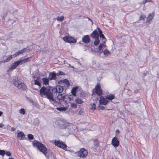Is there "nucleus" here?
Listing matches in <instances>:
<instances>
[{"instance_id": "f257e3e1", "label": "nucleus", "mask_w": 159, "mask_h": 159, "mask_svg": "<svg viewBox=\"0 0 159 159\" xmlns=\"http://www.w3.org/2000/svg\"><path fill=\"white\" fill-rule=\"evenodd\" d=\"M53 89L52 88H45L42 87L40 90V95L41 97L44 96L46 97L49 100L51 103L59 111H65L66 108L64 107H60L61 102L62 101H66V98L63 94H58L57 98L54 99L53 98L52 94Z\"/></svg>"}, {"instance_id": "f03ea898", "label": "nucleus", "mask_w": 159, "mask_h": 159, "mask_svg": "<svg viewBox=\"0 0 159 159\" xmlns=\"http://www.w3.org/2000/svg\"><path fill=\"white\" fill-rule=\"evenodd\" d=\"M33 146L36 147L39 150L45 155L46 157H48V154L49 155L50 152H48L46 148L40 142H38L37 141H34L33 142Z\"/></svg>"}, {"instance_id": "7ed1b4c3", "label": "nucleus", "mask_w": 159, "mask_h": 159, "mask_svg": "<svg viewBox=\"0 0 159 159\" xmlns=\"http://www.w3.org/2000/svg\"><path fill=\"white\" fill-rule=\"evenodd\" d=\"M30 60V58L27 57L25 59L20 60L14 62L11 65V67L9 69L8 71H11L15 69L21 63H25L26 62L29 61Z\"/></svg>"}, {"instance_id": "20e7f679", "label": "nucleus", "mask_w": 159, "mask_h": 159, "mask_svg": "<svg viewBox=\"0 0 159 159\" xmlns=\"http://www.w3.org/2000/svg\"><path fill=\"white\" fill-rule=\"evenodd\" d=\"M13 84L14 85L19 89L24 90L26 89V87L25 84L20 82L18 79L14 80Z\"/></svg>"}, {"instance_id": "39448f33", "label": "nucleus", "mask_w": 159, "mask_h": 159, "mask_svg": "<svg viewBox=\"0 0 159 159\" xmlns=\"http://www.w3.org/2000/svg\"><path fill=\"white\" fill-rule=\"evenodd\" d=\"M63 40L66 42L69 43H75L76 40L72 37L65 36L63 37Z\"/></svg>"}, {"instance_id": "423d86ee", "label": "nucleus", "mask_w": 159, "mask_h": 159, "mask_svg": "<svg viewBox=\"0 0 159 159\" xmlns=\"http://www.w3.org/2000/svg\"><path fill=\"white\" fill-rule=\"evenodd\" d=\"M94 90L95 93L98 96H100L102 94V90L101 89L100 86L99 84H97L95 86Z\"/></svg>"}, {"instance_id": "0eeeda50", "label": "nucleus", "mask_w": 159, "mask_h": 159, "mask_svg": "<svg viewBox=\"0 0 159 159\" xmlns=\"http://www.w3.org/2000/svg\"><path fill=\"white\" fill-rule=\"evenodd\" d=\"M78 156L80 157H85L87 156L88 152L84 148L81 149L80 151L77 152Z\"/></svg>"}, {"instance_id": "6e6552de", "label": "nucleus", "mask_w": 159, "mask_h": 159, "mask_svg": "<svg viewBox=\"0 0 159 159\" xmlns=\"http://www.w3.org/2000/svg\"><path fill=\"white\" fill-rule=\"evenodd\" d=\"M55 145H57V147L62 148L64 149H65L66 148L67 146L64 143L62 142L59 141H55L54 142Z\"/></svg>"}, {"instance_id": "1a4fd4ad", "label": "nucleus", "mask_w": 159, "mask_h": 159, "mask_svg": "<svg viewBox=\"0 0 159 159\" xmlns=\"http://www.w3.org/2000/svg\"><path fill=\"white\" fill-rule=\"evenodd\" d=\"M99 103L100 104L106 105L108 102V100L106 98H105L102 96H100Z\"/></svg>"}, {"instance_id": "9d476101", "label": "nucleus", "mask_w": 159, "mask_h": 159, "mask_svg": "<svg viewBox=\"0 0 159 159\" xmlns=\"http://www.w3.org/2000/svg\"><path fill=\"white\" fill-rule=\"evenodd\" d=\"M112 144L115 147H117L119 145V141L116 137L113 138L111 141Z\"/></svg>"}, {"instance_id": "9b49d317", "label": "nucleus", "mask_w": 159, "mask_h": 159, "mask_svg": "<svg viewBox=\"0 0 159 159\" xmlns=\"http://www.w3.org/2000/svg\"><path fill=\"white\" fill-rule=\"evenodd\" d=\"M56 74L54 72H50L49 73L48 78L50 80H56Z\"/></svg>"}, {"instance_id": "f8f14e48", "label": "nucleus", "mask_w": 159, "mask_h": 159, "mask_svg": "<svg viewBox=\"0 0 159 159\" xmlns=\"http://www.w3.org/2000/svg\"><path fill=\"white\" fill-rule=\"evenodd\" d=\"M90 37L89 35H86L84 36L82 39V41L84 43H88L90 41Z\"/></svg>"}, {"instance_id": "ddd939ff", "label": "nucleus", "mask_w": 159, "mask_h": 159, "mask_svg": "<svg viewBox=\"0 0 159 159\" xmlns=\"http://www.w3.org/2000/svg\"><path fill=\"white\" fill-rule=\"evenodd\" d=\"M60 83L61 84H62L65 87H68L69 85V82L66 79L60 81Z\"/></svg>"}, {"instance_id": "4468645a", "label": "nucleus", "mask_w": 159, "mask_h": 159, "mask_svg": "<svg viewBox=\"0 0 159 159\" xmlns=\"http://www.w3.org/2000/svg\"><path fill=\"white\" fill-rule=\"evenodd\" d=\"M91 37L93 38H99V35L98 31L97 30L93 31L91 35Z\"/></svg>"}, {"instance_id": "2eb2a0df", "label": "nucleus", "mask_w": 159, "mask_h": 159, "mask_svg": "<svg viewBox=\"0 0 159 159\" xmlns=\"http://www.w3.org/2000/svg\"><path fill=\"white\" fill-rule=\"evenodd\" d=\"M98 30L99 32V35L100 37V38H102V42L103 43H104L106 41V39L105 38L104 35L102 34V31L101 30H100L99 29H98Z\"/></svg>"}, {"instance_id": "dca6fc26", "label": "nucleus", "mask_w": 159, "mask_h": 159, "mask_svg": "<svg viewBox=\"0 0 159 159\" xmlns=\"http://www.w3.org/2000/svg\"><path fill=\"white\" fill-rule=\"evenodd\" d=\"M154 16V14L153 13H150L148 17L147 18L146 22H150L153 19Z\"/></svg>"}, {"instance_id": "f3484780", "label": "nucleus", "mask_w": 159, "mask_h": 159, "mask_svg": "<svg viewBox=\"0 0 159 159\" xmlns=\"http://www.w3.org/2000/svg\"><path fill=\"white\" fill-rule=\"evenodd\" d=\"M55 89L56 90V92L57 93H60L63 91V88L62 86L60 85H57L56 86L55 88Z\"/></svg>"}, {"instance_id": "a211bd4d", "label": "nucleus", "mask_w": 159, "mask_h": 159, "mask_svg": "<svg viewBox=\"0 0 159 159\" xmlns=\"http://www.w3.org/2000/svg\"><path fill=\"white\" fill-rule=\"evenodd\" d=\"M17 137L19 139L22 140L24 139L25 137V135L23 132H20L18 133Z\"/></svg>"}, {"instance_id": "6ab92c4d", "label": "nucleus", "mask_w": 159, "mask_h": 159, "mask_svg": "<svg viewBox=\"0 0 159 159\" xmlns=\"http://www.w3.org/2000/svg\"><path fill=\"white\" fill-rule=\"evenodd\" d=\"M104 43H100L98 47V48L97 49V52L99 53L102 52V48L103 47Z\"/></svg>"}, {"instance_id": "aec40b11", "label": "nucleus", "mask_w": 159, "mask_h": 159, "mask_svg": "<svg viewBox=\"0 0 159 159\" xmlns=\"http://www.w3.org/2000/svg\"><path fill=\"white\" fill-rule=\"evenodd\" d=\"M114 96L111 94H110L109 95L107 94L106 95L105 97L107 99H108L110 100H111L114 98Z\"/></svg>"}, {"instance_id": "412c9836", "label": "nucleus", "mask_w": 159, "mask_h": 159, "mask_svg": "<svg viewBox=\"0 0 159 159\" xmlns=\"http://www.w3.org/2000/svg\"><path fill=\"white\" fill-rule=\"evenodd\" d=\"M12 55H9L7 56V58L6 59L3 60L2 62L3 63H5L7 62H9L10 61V60L12 58Z\"/></svg>"}, {"instance_id": "4be33fe9", "label": "nucleus", "mask_w": 159, "mask_h": 159, "mask_svg": "<svg viewBox=\"0 0 159 159\" xmlns=\"http://www.w3.org/2000/svg\"><path fill=\"white\" fill-rule=\"evenodd\" d=\"M78 89V87H74L72 88L71 90V92L72 95L74 96H76V92L77 91Z\"/></svg>"}, {"instance_id": "5701e85b", "label": "nucleus", "mask_w": 159, "mask_h": 159, "mask_svg": "<svg viewBox=\"0 0 159 159\" xmlns=\"http://www.w3.org/2000/svg\"><path fill=\"white\" fill-rule=\"evenodd\" d=\"M17 52L18 53L19 55L21 54H22L24 52H28L29 50L27 48H24L23 49L21 50L20 51H19Z\"/></svg>"}, {"instance_id": "b1692460", "label": "nucleus", "mask_w": 159, "mask_h": 159, "mask_svg": "<svg viewBox=\"0 0 159 159\" xmlns=\"http://www.w3.org/2000/svg\"><path fill=\"white\" fill-rule=\"evenodd\" d=\"M75 101L76 103L81 104H82L83 102V101L80 98H77L75 100Z\"/></svg>"}, {"instance_id": "393cba45", "label": "nucleus", "mask_w": 159, "mask_h": 159, "mask_svg": "<svg viewBox=\"0 0 159 159\" xmlns=\"http://www.w3.org/2000/svg\"><path fill=\"white\" fill-rule=\"evenodd\" d=\"M42 80L44 84L47 85L48 84L49 80L48 79L44 78L42 79Z\"/></svg>"}, {"instance_id": "a878e982", "label": "nucleus", "mask_w": 159, "mask_h": 159, "mask_svg": "<svg viewBox=\"0 0 159 159\" xmlns=\"http://www.w3.org/2000/svg\"><path fill=\"white\" fill-rule=\"evenodd\" d=\"M100 42V41L99 39V38H97L95 39L94 42V44L96 46H97L98 45L99 43Z\"/></svg>"}, {"instance_id": "bb28decb", "label": "nucleus", "mask_w": 159, "mask_h": 159, "mask_svg": "<svg viewBox=\"0 0 159 159\" xmlns=\"http://www.w3.org/2000/svg\"><path fill=\"white\" fill-rule=\"evenodd\" d=\"M64 16H58L56 18V19L58 21H62L64 19Z\"/></svg>"}, {"instance_id": "cd10ccee", "label": "nucleus", "mask_w": 159, "mask_h": 159, "mask_svg": "<svg viewBox=\"0 0 159 159\" xmlns=\"http://www.w3.org/2000/svg\"><path fill=\"white\" fill-rule=\"evenodd\" d=\"M19 113L22 114L23 115H24L25 114V111L23 108L20 109L19 111Z\"/></svg>"}, {"instance_id": "c85d7f7f", "label": "nucleus", "mask_w": 159, "mask_h": 159, "mask_svg": "<svg viewBox=\"0 0 159 159\" xmlns=\"http://www.w3.org/2000/svg\"><path fill=\"white\" fill-rule=\"evenodd\" d=\"M70 106L72 108H75L77 107V105L75 103L70 102Z\"/></svg>"}, {"instance_id": "c756f323", "label": "nucleus", "mask_w": 159, "mask_h": 159, "mask_svg": "<svg viewBox=\"0 0 159 159\" xmlns=\"http://www.w3.org/2000/svg\"><path fill=\"white\" fill-rule=\"evenodd\" d=\"M103 52L104 54L105 55H108L110 53V52L107 49H105L103 51Z\"/></svg>"}, {"instance_id": "7c9ffc66", "label": "nucleus", "mask_w": 159, "mask_h": 159, "mask_svg": "<svg viewBox=\"0 0 159 159\" xmlns=\"http://www.w3.org/2000/svg\"><path fill=\"white\" fill-rule=\"evenodd\" d=\"M29 139L32 140L34 139V136L31 134H29L27 135Z\"/></svg>"}, {"instance_id": "2f4dec72", "label": "nucleus", "mask_w": 159, "mask_h": 159, "mask_svg": "<svg viewBox=\"0 0 159 159\" xmlns=\"http://www.w3.org/2000/svg\"><path fill=\"white\" fill-rule=\"evenodd\" d=\"M91 109L92 110H94L96 109V105L94 103H93L91 105Z\"/></svg>"}, {"instance_id": "473e14b6", "label": "nucleus", "mask_w": 159, "mask_h": 159, "mask_svg": "<svg viewBox=\"0 0 159 159\" xmlns=\"http://www.w3.org/2000/svg\"><path fill=\"white\" fill-rule=\"evenodd\" d=\"M34 84L37 85H38L39 86H40V84L39 80H34Z\"/></svg>"}, {"instance_id": "72a5a7b5", "label": "nucleus", "mask_w": 159, "mask_h": 159, "mask_svg": "<svg viewBox=\"0 0 159 159\" xmlns=\"http://www.w3.org/2000/svg\"><path fill=\"white\" fill-rule=\"evenodd\" d=\"M5 154V152L3 150H0V155L4 156Z\"/></svg>"}, {"instance_id": "f704fd0d", "label": "nucleus", "mask_w": 159, "mask_h": 159, "mask_svg": "<svg viewBox=\"0 0 159 159\" xmlns=\"http://www.w3.org/2000/svg\"><path fill=\"white\" fill-rule=\"evenodd\" d=\"M64 75V72L61 71H59L58 73L57 74V75Z\"/></svg>"}, {"instance_id": "c9c22d12", "label": "nucleus", "mask_w": 159, "mask_h": 159, "mask_svg": "<svg viewBox=\"0 0 159 159\" xmlns=\"http://www.w3.org/2000/svg\"><path fill=\"white\" fill-rule=\"evenodd\" d=\"M145 16L141 15L140 17V18H139V20H143L145 18Z\"/></svg>"}, {"instance_id": "e433bc0d", "label": "nucleus", "mask_w": 159, "mask_h": 159, "mask_svg": "<svg viewBox=\"0 0 159 159\" xmlns=\"http://www.w3.org/2000/svg\"><path fill=\"white\" fill-rule=\"evenodd\" d=\"M98 108L99 109L103 110L104 108V107L103 106H99L98 107Z\"/></svg>"}, {"instance_id": "4c0bfd02", "label": "nucleus", "mask_w": 159, "mask_h": 159, "mask_svg": "<svg viewBox=\"0 0 159 159\" xmlns=\"http://www.w3.org/2000/svg\"><path fill=\"white\" fill-rule=\"evenodd\" d=\"M5 154L7 156H10L11 155V153L9 151H7L6 152H5Z\"/></svg>"}, {"instance_id": "58836bf2", "label": "nucleus", "mask_w": 159, "mask_h": 159, "mask_svg": "<svg viewBox=\"0 0 159 159\" xmlns=\"http://www.w3.org/2000/svg\"><path fill=\"white\" fill-rule=\"evenodd\" d=\"M83 110L82 109H81L79 111V114L80 115H82L83 114Z\"/></svg>"}, {"instance_id": "ea45409f", "label": "nucleus", "mask_w": 159, "mask_h": 159, "mask_svg": "<svg viewBox=\"0 0 159 159\" xmlns=\"http://www.w3.org/2000/svg\"><path fill=\"white\" fill-rule=\"evenodd\" d=\"M19 54L17 52H16L15 54H13L12 56H13L14 57H15L17 56Z\"/></svg>"}, {"instance_id": "a19ab883", "label": "nucleus", "mask_w": 159, "mask_h": 159, "mask_svg": "<svg viewBox=\"0 0 159 159\" xmlns=\"http://www.w3.org/2000/svg\"><path fill=\"white\" fill-rule=\"evenodd\" d=\"M98 141H97L96 140H95L94 141V144L95 145H98Z\"/></svg>"}, {"instance_id": "79ce46f5", "label": "nucleus", "mask_w": 159, "mask_h": 159, "mask_svg": "<svg viewBox=\"0 0 159 159\" xmlns=\"http://www.w3.org/2000/svg\"><path fill=\"white\" fill-rule=\"evenodd\" d=\"M4 126V125L2 123H0V128H2Z\"/></svg>"}, {"instance_id": "37998d69", "label": "nucleus", "mask_w": 159, "mask_h": 159, "mask_svg": "<svg viewBox=\"0 0 159 159\" xmlns=\"http://www.w3.org/2000/svg\"><path fill=\"white\" fill-rule=\"evenodd\" d=\"M145 2H152V0H145Z\"/></svg>"}, {"instance_id": "c03bdc74", "label": "nucleus", "mask_w": 159, "mask_h": 159, "mask_svg": "<svg viewBox=\"0 0 159 159\" xmlns=\"http://www.w3.org/2000/svg\"><path fill=\"white\" fill-rule=\"evenodd\" d=\"M116 133H119V132H120V131L118 129H117L116 130Z\"/></svg>"}, {"instance_id": "a18cd8bd", "label": "nucleus", "mask_w": 159, "mask_h": 159, "mask_svg": "<svg viewBox=\"0 0 159 159\" xmlns=\"http://www.w3.org/2000/svg\"><path fill=\"white\" fill-rule=\"evenodd\" d=\"M2 114V112L0 111V116H1Z\"/></svg>"}, {"instance_id": "49530a36", "label": "nucleus", "mask_w": 159, "mask_h": 159, "mask_svg": "<svg viewBox=\"0 0 159 159\" xmlns=\"http://www.w3.org/2000/svg\"><path fill=\"white\" fill-rule=\"evenodd\" d=\"M92 51H94V50H93V49H92Z\"/></svg>"}, {"instance_id": "de8ad7c7", "label": "nucleus", "mask_w": 159, "mask_h": 159, "mask_svg": "<svg viewBox=\"0 0 159 159\" xmlns=\"http://www.w3.org/2000/svg\"><path fill=\"white\" fill-rule=\"evenodd\" d=\"M12 130H14V129H13V128H12Z\"/></svg>"}, {"instance_id": "09e8293b", "label": "nucleus", "mask_w": 159, "mask_h": 159, "mask_svg": "<svg viewBox=\"0 0 159 159\" xmlns=\"http://www.w3.org/2000/svg\"><path fill=\"white\" fill-rule=\"evenodd\" d=\"M72 68H74V67L73 66H71Z\"/></svg>"}, {"instance_id": "8fccbe9b", "label": "nucleus", "mask_w": 159, "mask_h": 159, "mask_svg": "<svg viewBox=\"0 0 159 159\" xmlns=\"http://www.w3.org/2000/svg\"><path fill=\"white\" fill-rule=\"evenodd\" d=\"M94 94L93 95V96H94Z\"/></svg>"}]
</instances>
